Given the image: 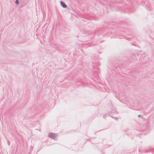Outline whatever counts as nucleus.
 <instances>
[{
  "mask_svg": "<svg viewBox=\"0 0 154 154\" xmlns=\"http://www.w3.org/2000/svg\"><path fill=\"white\" fill-rule=\"evenodd\" d=\"M60 3H61V5L64 8H66V7H67V6L65 4V3L62 2H60Z\"/></svg>",
  "mask_w": 154,
  "mask_h": 154,
  "instance_id": "obj_2",
  "label": "nucleus"
},
{
  "mask_svg": "<svg viewBox=\"0 0 154 154\" xmlns=\"http://www.w3.org/2000/svg\"><path fill=\"white\" fill-rule=\"evenodd\" d=\"M16 3L17 4H18V0H16Z\"/></svg>",
  "mask_w": 154,
  "mask_h": 154,
  "instance_id": "obj_3",
  "label": "nucleus"
},
{
  "mask_svg": "<svg viewBox=\"0 0 154 154\" xmlns=\"http://www.w3.org/2000/svg\"><path fill=\"white\" fill-rule=\"evenodd\" d=\"M57 136L56 134L55 133H51L49 134V136L53 139H55Z\"/></svg>",
  "mask_w": 154,
  "mask_h": 154,
  "instance_id": "obj_1",
  "label": "nucleus"
}]
</instances>
